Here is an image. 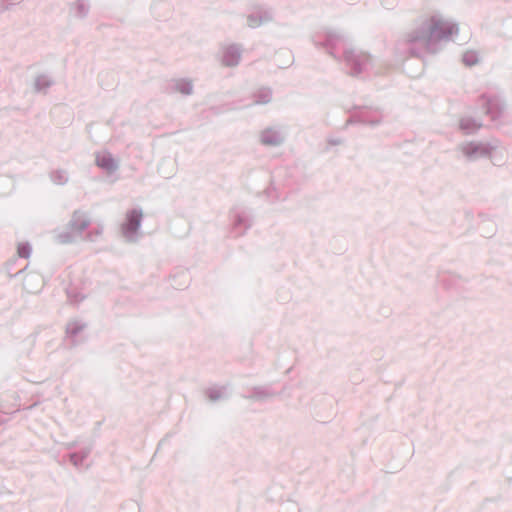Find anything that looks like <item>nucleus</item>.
Masks as SVG:
<instances>
[{
    "label": "nucleus",
    "mask_w": 512,
    "mask_h": 512,
    "mask_svg": "<svg viewBox=\"0 0 512 512\" xmlns=\"http://www.w3.org/2000/svg\"><path fill=\"white\" fill-rule=\"evenodd\" d=\"M97 164L107 169H112L115 167V161L106 154L97 157Z\"/></svg>",
    "instance_id": "obj_4"
},
{
    "label": "nucleus",
    "mask_w": 512,
    "mask_h": 512,
    "mask_svg": "<svg viewBox=\"0 0 512 512\" xmlns=\"http://www.w3.org/2000/svg\"><path fill=\"white\" fill-rule=\"evenodd\" d=\"M175 90L183 95H191L194 91L193 81L189 78H181L175 82Z\"/></svg>",
    "instance_id": "obj_3"
},
{
    "label": "nucleus",
    "mask_w": 512,
    "mask_h": 512,
    "mask_svg": "<svg viewBox=\"0 0 512 512\" xmlns=\"http://www.w3.org/2000/svg\"><path fill=\"white\" fill-rule=\"evenodd\" d=\"M52 80L45 74H38L31 80L30 86L33 91L41 92L48 89Z\"/></svg>",
    "instance_id": "obj_2"
},
{
    "label": "nucleus",
    "mask_w": 512,
    "mask_h": 512,
    "mask_svg": "<svg viewBox=\"0 0 512 512\" xmlns=\"http://www.w3.org/2000/svg\"><path fill=\"white\" fill-rule=\"evenodd\" d=\"M17 251L21 257H27L30 253V247L26 243H19Z\"/></svg>",
    "instance_id": "obj_5"
},
{
    "label": "nucleus",
    "mask_w": 512,
    "mask_h": 512,
    "mask_svg": "<svg viewBox=\"0 0 512 512\" xmlns=\"http://www.w3.org/2000/svg\"><path fill=\"white\" fill-rule=\"evenodd\" d=\"M142 216V212L137 209L130 211L126 215L121 225V232L127 240L133 241L139 235Z\"/></svg>",
    "instance_id": "obj_1"
},
{
    "label": "nucleus",
    "mask_w": 512,
    "mask_h": 512,
    "mask_svg": "<svg viewBox=\"0 0 512 512\" xmlns=\"http://www.w3.org/2000/svg\"><path fill=\"white\" fill-rule=\"evenodd\" d=\"M463 60L467 65H473L476 63L475 55L472 52L465 53Z\"/></svg>",
    "instance_id": "obj_6"
}]
</instances>
